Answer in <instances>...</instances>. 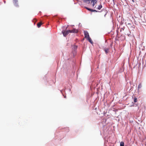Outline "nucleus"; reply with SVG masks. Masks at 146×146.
Returning <instances> with one entry per match:
<instances>
[{"label": "nucleus", "mask_w": 146, "mask_h": 146, "mask_svg": "<svg viewBox=\"0 0 146 146\" xmlns=\"http://www.w3.org/2000/svg\"><path fill=\"white\" fill-rule=\"evenodd\" d=\"M13 2L14 5L16 7H19V5L18 3V0H13Z\"/></svg>", "instance_id": "nucleus-1"}, {"label": "nucleus", "mask_w": 146, "mask_h": 146, "mask_svg": "<svg viewBox=\"0 0 146 146\" xmlns=\"http://www.w3.org/2000/svg\"><path fill=\"white\" fill-rule=\"evenodd\" d=\"M69 31H62V33L63 34L64 36H67L69 33Z\"/></svg>", "instance_id": "nucleus-2"}, {"label": "nucleus", "mask_w": 146, "mask_h": 146, "mask_svg": "<svg viewBox=\"0 0 146 146\" xmlns=\"http://www.w3.org/2000/svg\"><path fill=\"white\" fill-rule=\"evenodd\" d=\"M69 31H70L69 33H77L78 32V30L75 29H74L72 30H69Z\"/></svg>", "instance_id": "nucleus-3"}, {"label": "nucleus", "mask_w": 146, "mask_h": 146, "mask_svg": "<svg viewBox=\"0 0 146 146\" xmlns=\"http://www.w3.org/2000/svg\"><path fill=\"white\" fill-rule=\"evenodd\" d=\"M84 36L86 38H87L89 37H90L89 34L88 32L86 31H84Z\"/></svg>", "instance_id": "nucleus-4"}, {"label": "nucleus", "mask_w": 146, "mask_h": 146, "mask_svg": "<svg viewBox=\"0 0 146 146\" xmlns=\"http://www.w3.org/2000/svg\"><path fill=\"white\" fill-rule=\"evenodd\" d=\"M91 3H93L92 5L94 7V5L97 3V0H91Z\"/></svg>", "instance_id": "nucleus-5"}, {"label": "nucleus", "mask_w": 146, "mask_h": 146, "mask_svg": "<svg viewBox=\"0 0 146 146\" xmlns=\"http://www.w3.org/2000/svg\"><path fill=\"white\" fill-rule=\"evenodd\" d=\"M42 24V23L41 22L38 23L37 24V27H38V28H39Z\"/></svg>", "instance_id": "nucleus-6"}, {"label": "nucleus", "mask_w": 146, "mask_h": 146, "mask_svg": "<svg viewBox=\"0 0 146 146\" xmlns=\"http://www.w3.org/2000/svg\"><path fill=\"white\" fill-rule=\"evenodd\" d=\"M104 51L106 54L108 53L109 49L108 48H105L104 49Z\"/></svg>", "instance_id": "nucleus-7"}, {"label": "nucleus", "mask_w": 146, "mask_h": 146, "mask_svg": "<svg viewBox=\"0 0 146 146\" xmlns=\"http://www.w3.org/2000/svg\"><path fill=\"white\" fill-rule=\"evenodd\" d=\"M133 101L135 103L137 101V98L135 97H134Z\"/></svg>", "instance_id": "nucleus-8"}, {"label": "nucleus", "mask_w": 146, "mask_h": 146, "mask_svg": "<svg viewBox=\"0 0 146 146\" xmlns=\"http://www.w3.org/2000/svg\"><path fill=\"white\" fill-rule=\"evenodd\" d=\"M88 39L89 41L91 43H93L92 40L90 38V37L88 38Z\"/></svg>", "instance_id": "nucleus-9"}, {"label": "nucleus", "mask_w": 146, "mask_h": 146, "mask_svg": "<svg viewBox=\"0 0 146 146\" xmlns=\"http://www.w3.org/2000/svg\"><path fill=\"white\" fill-rule=\"evenodd\" d=\"M124 143L123 141H121L120 143V146H124Z\"/></svg>", "instance_id": "nucleus-10"}, {"label": "nucleus", "mask_w": 146, "mask_h": 146, "mask_svg": "<svg viewBox=\"0 0 146 146\" xmlns=\"http://www.w3.org/2000/svg\"><path fill=\"white\" fill-rule=\"evenodd\" d=\"M102 7V5H99L98 6V10H100Z\"/></svg>", "instance_id": "nucleus-11"}, {"label": "nucleus", "mask_w": 146, "mask_h": 146, "mask_svg": "<svg viewBox=\"0 0 146 146\" xmlns=\"http://www.w3.org/2000/svg\"><path fill=\"white\" fill-rule=\"evenodd\" d=\"M142 87V85L141 84H140L138 86V89H139L141 88Z\"/></svg>", "instance_id": "nucleus-12"}, {"label": "nucleus", "mask_w": 146, "mask_h": 146, "mask_svg": "<svg viewBox=\"0 0 146 146\" xmlns=\"http://www.w3.org/2000/svg\"><path fill=\"white\" fill-rule=\"evenodd\" d=\"M84 1L85 3H86L88 1H90V0H83Z\"/></svg>", "instance_id": "nucleus-13"}, {"label": "nucleus", "mask_w": 146, "mask_h": 146, "mask_svg": "<svg viewBox=\"0 0 146 146\" xmlns=\"http://www.w3.org/2000/svg\"><path fill=\"white\" fill-rule=\"evenodd\" d=\"M91 11H95V12H97V11L96 10H93V9H92V10H91Z\"/></svg>", "instance_id": "nucleus-14"}, {"label": "nucleus", "mask_w": 146, "mask_h": 146, "mask_svg": "<svg viewBox=\"0 0 146 146\" xmlns=\"http://www.w3.org/2000/svg\"><path fill=\"white\" fill-rule=\"evenodd\" d=\"M86 8L88 10H89V11H91V10H92V9H90V8H87V7H86Z\"/></svg>", "instance_id": "nucleus-15"}, {"label": "nucleus", "mask_w": 146, "mask_h": 146, "mask_svg": "<svg viewBox=\"0 0 146 146\" xmlns=\"http://www.w3.org/2000/svg\"><path fill=\"white\" fill-rule=\"evenodd\" d=\"M74 47H75V48H77V46H74Z\"/></svg>", "instance_id": "nucleus-16"}, {"label": "nucleus", "mask_w": 146, "mask_h": 146, "mask_svg": "<svg viewBox=\"0 0 146 146\" xmlns=\"http://www.w3.org/2000/svg\"><path fill=\"white\" fill-rule=\"evenodd\" d=\"M106 15V14L104 16H105Z\"/></svg>", "instance_id": "nucleus-17"}]
</instances>
